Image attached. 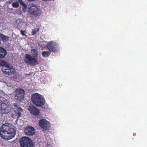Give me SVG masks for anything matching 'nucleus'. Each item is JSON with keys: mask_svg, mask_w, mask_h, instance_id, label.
Masks as SVG:
<instances>
[{"mask_svg": "<svg viewBox=\"0 0 147 147\" xmlns=\"http://www.w3.org/2000/svg\"><path fill=\"white\" fill-rule=\"evenodd\" d=\"M16 131V127L10 123H6L0 127V135L3 138L9 140L15 137Z\"/></svg>", "mask_w": 147, "mask_h": 147, "instance_id": "nucleus-1", "label": "nucleus"}, {"mask_svg": "<svg viewBox=\"0 0 147 147\" xmlns=\"http://www.w3.org/2000/svg\"><path fill=\"white\" fill-rule=\"evenodd\" d=\"M31 51L34 53L32 54V56L26 54L24 56V61L27 65L34 66L38 64V61L37 59L38 52L35 49H32Z\"/></svg>", "mask_w": 147, "mask_h": 147, "instance_id": "nucleus-2", "label": "nucleus"}, {"mask_svg": "<svg viewBox=\"0 0 147 147\" xmlns=\"http://www.w3.org/2000/svg\"><path fill=\"white\" fill-rule=\"evenodd\" d=\"M31 100L33 103L37 107H42L45 103V100L43 96L38 93L32 94Z\"/></svg>", "mask_w": 147, "mask_h": 147, "instance_id": "nucleus-3", "label": "nucleus"}, {"mask_svg": "<svg viewBox=\"0 0 147 147\" xmlns=\"http://www.w3.org/2000/svg\"><path fill=\"white\" fill-rule=\"evenodd\" d=\"M2 65V71L5 74L10 75L13 74L16 71L14 69L10 66L9 63L5 61H3L1 63Z\"/></svg>", "mask_w": 147, "mask_h": 147, "instance_id": "nucleus-4", "label": "nucleus"}, {"mask_svg": "<svg viewBox=\"0 0 147 147\" xmlns=\"http://www.w3.org/2000/svg\"><path fill=\"white\" fill-rule=\"evenodd\" d=\"M20 144L22 147H33L34 144L30 138L23 137L19 140Z\"/></svg>", "mask_w": 147, "mask_h": 147, "instance_id": "nucleus-5", "label": "nucleus"}, {"mask_svg": "<svg viewBox=\"0 0 147 147\" xmlns=\"http://www.w3.org/2000/svg\"><path fill=\"white\" fill-rule=\"evenodd\" d=\"M12 107L11 105L10 104L9 102L6 100H5L4 102L1 104V111L0 112L1 114H7L11 110Z\"/></svg>", "mask_w": 147, "mask_h": 147, "instance_id": "nucleus-6", "label": "nucleus"}, {"mask_svg": "<svg viewBox=\"0 0 147 147\" xmlns=\"http://www.w3.org/2000/svg\"><path fill=\"white\" fill-rule=\"evenodd\" d=\"M25 91L22 88L18 89L15 90L14 94L15 100L16 102L22 101L24 98Z\"/></svg>", "mask_w": 147, "mask_h": 147, "instance_id": "nucleus-7", "label": "nucleus"}, {"mask_svg": "<svg viewBox=\"0 0 147 147\" xmlns=\"http://www.w3.org/2000/svg\"><path fill=\"white\" fill-rule=\"evenodd\" d=\"M28 11L29 13L34 17L40 16L41 13V11L38 9L36 6L32 5L28 8Z\"/></svg>", "mask_w": 147, "mask_h": 147, "instance_id": "nucleus-8", "label": "nucleus"}, {"mask_svg": "<svg viewBox=\"0 0 147 147\" xmlns=\"http://www.w3.org/2000/svg\"><path fill=\"white\" fill-rule=\"evenodd\" d=\"M39 124L43 131L49 130L50 126V123L45 119L40 120L39 122Z\"/></svg>", "mask_w": 147, "mask_h": 147, "instance_id": "nucleus-9", "label": "nucleus"}, {"mask_svg": "<svg viewBox=\"0 0 147 147\" xmlns=\"http://www.w3.org/2000/svg\"><path fill=\"white\" fill-rule=\"evenodd\" d=\"M47 49L51 52H56L58 51L57 45L56 42L51 41L47 45Z\"/></svg>", "mask_w": 147, "mask_h": 147, "instance_id": "nucleus-10", "label": "nucleus"}, {"mask_svg": "<svg viewBox=\"0 0 147 147\" xmlns=\"http://www.w3.org/2000/svg\"><path fill=\"white\" fill-rule=\"evenodd\" d=\"M13 105L14 107L13 108L14 111L18 115V117H20L21 115L22 112L23 111V109L17 103H13Z\"/></svg>", "mask_w": 147, "mask_h": 147, "instance_id": "nucleus-11", "label": "nucleus"}, {"mask_svg": "<svg viewBox=\"0 0 147 147\" xmlns=\"http://www.w3.org/2000/svg\"><path fill=\"white\" fill-rule=\"evenodd\" d=\"M35 129L32 127L29 126L25 129L24 133L27 135L33 136L35 133Z\"/></svg>", "mask_w": 147, "mask_h": 147, "instance_id": "nucleus-12", "label": "nucleus"}, {"mask_svg": "<svg viewBox=\"0 0 147 147\" xmlns=\"http://www.w3.org/2000/svg\"><path fill=\"white\" fill-rule=\"evenodd\" d=\"M29 111L30 113L35 115H37L39 114V110L34 106H30L29 107Z\"/></svg>", "mask_w": 147, "mask_h": 147, "instance_id": "nucleus-13", "label": "nucleus"}, {"mask_svg": "<svg viewBox=\"0 0 147 147\" xmlns=\"http://www.w3.org/2000/svg\"><path fill=\"white\" fill-rule=\"evenodd\" d=\"M6 55V50L4 48L0 47V58H4Z\"/></svg>", "mask_w": 147, "mask_h": 147, "instance_id": "nucleus-14", "label": "nucleus"}, {"mask_svg": "<svg viewBox=\"0 0 147 147\" xmlns=\"http://www.w3.org/2000/svg\"><path fill=\"white\" fill-rule=\"evenodd\" d=\"M1 37L2 40L4 41H7L9 40V37L4 35L1 34Z\"/></svg>", "mask_w": 147, "mask_h": 147, "instance_id": "nucleus-15", "label": "nucleus"}, {"mask_svg": "<svg viewBox=\"0 0 147 147\" xmlns=\"http://www.w3.org/2000/svg\"><path fill=\"white\" fill-rule=\"evenodd\" d=\"M51 53L49 51H44L42 53V55L44 57H47L51 54Z\"/></svg>", "mask_w": 147, "mask_h": 147, "instance_id": "nucleus-16", "label": "nucleus"}, {"mask_svg": "<svg viewBox=\"0 0 147 147\" xmlns=\"http://www.w3.org/2000/svg\"><path fill=\"white\" fill-rule=\"evenodd\" d=\"M19 78V76L18 74H15L13 76H12L11 78V80L13 81H16Z\"/></svg>", "mask_w": 147, "mask_h": 147, "instance_id": "nucleus-17", "label": "nucleus"}, {"mask_svg": "<svg viewBox=\"0 0 147 147\" xmlns=\"http://www.w3.org/2000/svg\"><path fill=\"white\" fill-rule=\"evenodd\" d=\"M16 24H17V26L20 27L22 24V22L19 19H17L16 21Z\"/></svg>", "mask_w": 147, "mask_h": 147, "instance_id": "nucleus-18", "label": "nucleus"}, {"mask_svg": "<svg viewBox=\"0 0 147 147\" xmlns=\"http://www.w3.org/2000/svg\"><path fill=\"white\" fill-rule=\"evenodd\" d=\"M12 6L15 8L18 7L19 6V4L18 2H14L12 4Z\"/></svg>", "mask_w": 147, "mask_h": 147, "instance_id": "nucleus-19", "label": "nucleus"}, {"mask_svg": "<svg viewBox=\"0 0 147 147\" xmlns=\"http://www.w3.org/2000/svg\"><path fill=\"white\" fill-rule=\"evenodd\" d=\"M22 6L23 11L24 12L26 10L27 7V5L26 4H24L22 5Z\"/></svg>", "mask_w": 147, "mask_h": 147, "instance_id": "nucleus-20", "label": "nucleus"}, {"mask_svg": "<svg viewBox=\"0 0 147 147\" xmlns=\"http://www.w3.org/2000/svg\"><path fill=\"white\" fill-rule=\"evenodd\" d=\"M39 30H36V29L32 30V36H34L36 34V33Z\"/></svg>", "mask_w": 147, "mask_h": 147, "instance_id": "nucleus-21", "label": "nucleus"}, {"mask_svg": "<svg viewBox=\"0 0 147 147\" xmlns=\"http://www.w3.org/2000/svg\"><path fill=\"white\" fill-rule=\"evenodd\" d=\"M20 32L22 36H26V35L25 34V33L26 32L24 30L23 31L22 30H20Z\"/></svg>", "mask_w": 147, "mask_h": 147, "instance_id": "nucleus-22", "label": "nucleus"}, {"mask_svg": "<svg viewBox=\"0 0 147 147\" xmlns=\"http://www.w3.org/2000/svg\"><path fill=\"white\" fill-rule=\"evenodd\" d=\"M18 1L20 4L22 5L24 4L25 3L22 0H18Z\"/></svg>", "mask_w": 147, "mask_h": 147, "instance_id": "nucleus-23", "label": "nucleus"}, {"mask_svg": "<svg viewBox=\"0 0 147 147\" xmlns=\"http://www.w3.org/2000/svg\"><path fill=\"white\" fill-rule=\"evenodd\" d=\"M33 73V72H30V73H29V74H26V75L28 76H30V75H32Z\"/></svg>", "mask_w": 147, "mask_h": 147, "instance_id": "nucleus-24", "label": "nucleus"}, {"mask_svg": "<svg viewBox=\"0 0 147 147\" xmlns=\"http://www.w3.org/2000/svg\"><path fill=\"white\" fill-rule=\"evenodd\" d=\"M3 61H2V60H0V66H2V65L1 64V63H2L3 62Z\"/></svg>", "mask_w": 147, "mask_h": 147, "instance_id": "nucleus-25", "label": "nucleus"}, {"mask_svg": "<svg viewBox=\"0 0 147 147\" xmlns=\"http://www.w3.org/2000/svg\"><path fill=\"white\" fill-rule=\"evenodd\" d=\"M36 0H28V1H34Z\"/></svg>", "mask_w": 147, "mask_h": 147, "instance_id": "nucleus-26", "label": "nucleus"}]
</instances>
